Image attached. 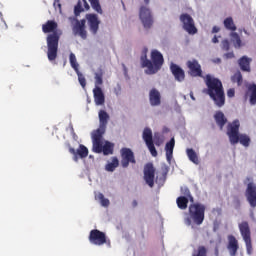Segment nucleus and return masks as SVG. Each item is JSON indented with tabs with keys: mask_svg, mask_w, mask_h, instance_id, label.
<instances>
[{
	"mask_svg": "<svg viewBox=\"0 0 256 256\" xmlns=\"http://www.w3.org/2000/svg\"><path fill=\"white\" fill-rule=\"evenodd\" d=\"M95 197L100 201L102 207H109V199L105 198L103 193H98Z\"/></svg>",
	"mask_w": 256,
	"mask_h": 256,
	"instance_id": "58836bf2",
	"label": "nucleus"
},
{
	"mask_svg": "<svg viewBox=\"0 0 256 256\" xmlns=\"http://www.w3.org/2000/svg\"><path fill=\"white\" fill-rule=\"evenodd\" d=\"M224 27L228 31H237V26L235 25V22L233 21V17H227L224 19Z\"/></svg>",
	"mask_w": 256,
	"mask_h": 256,
	"instance_id": "cd10ccee",
	"label": "nucleus"
},
{
	"mask_svg": "<svg viewBox=\"0 0 256 256\" xmlns=\"http://www.w3.org/2000/svg\"><path fill=\"white\" fill-rule=\"evenodd\" d=\"M95 105H105V94L101 87H95L93 89Z\"/></svg>",
	"mask_w": 256,
	"mask_h": 256,
	"instance_id": "b1692460",
	"label": "nucleus"
},
{
	"mask_svg": "<svg viewBox=\"0 0 256 256\" xmlns=\"http://www.w3.org/2000/svg\"><path fill=\"white\" fill-rule=\"evenodd\" d=\"M70 21H75L72 31L74 35H78L81 37V39H87V30H86V23L87 20L82 19V20H77V18H70Z\"/></svg>",
	"mask_w": 256,
	"mask_h": 256,
	"instance_id": "9d476101",
	"label": "nucleus"
},
{
	"mask_svg": "<svg viewBox=\"0 0 256 256\" xmlns=\"http://www.w3.org/2000/svg\"><path fill=\"white\" fill-rule=\"evenodd\" d=\"M57 27H59V25L54 20H48L42 25L43 33H51L46 38L48 49L47 57L49 61H55L59 51V39H61V33L57 31Z\"/></svg>",
	"mask_w": 256,
	"mask_h": 256,
	"instance_id": "f257e3e1",
	"label": "nucleus"
},
{
	"mask_svg": "<svg viewBox=\"0 0 256 256\" xmlns=\"http://www.w3.org/2000/svg\"><path fill=\"white\" fill-rule=\"evenodd\" d=\"M88 239L92 245H98L99 247L107 243V235L105 234V232L97 229H93L90 231Z\"/></svg>",
	"mask_w": 256,
	"mask_h": 256,
	"instance_id": "6e6552de",
	"label": "nucleus"
},
{
	"mask_svg": "<svg viewBox=\"0 0 256 256\" xmlns=\"http://www.w3.org/2000/svg\"><path fill=\"white\" fill-rule=\"evenodd\" d=\"M227 97L229 98L235 97V88H230L227 90Z\"/></svg>",
	"mask_w": 256,
	"mask_h": 256,
	"instance_id": "a18cd8bd",
	"label": "nucleus"
},
{
	"mask_svg": "<svg viewBox=\"0 0 256 256\" xmlns=\"http://www.w3.org/2000/svg\"><path fill=\"white\" fill-rule=\"evenodd\" d=\"M164 61L163 54L158 50H153L151 52V60L147 59V52L141 56L142 67H147V75H155V73L163 67Z\"/></svg>",
	"mask_w": 256,
	"mask_h": 256,
	"instance_id": "7ed1b4c3",
	"label": "nucleus"
},
{
	"mask_svg": "<svg viewBox=\"0 0 256 256\" xmlns=\"http://www.w3.org/2000/svg\"><path fill=\"white\" fill-rule=\"evenodd\" d=\"M86 19L88 21V27L92 35H97L99 31V25H101V21L97 14H86Z\"/></svg>",
	"mask_w": 256,
	"mask_h": 256,
	"instance_id": "dca6fc26",
	"label": "nucleus"
},
{
	"mask_svg": "<svg viewBox=\"0 0 256 256\" xmlns=\"http://www.w3.org/2000/svg\"><path fill=\"white\" fill-rule=\"evenodd\" d=\"M59 9H61V4H58Z\"/></svg>",
	"mask_w": 256,
	"mask_h": 256,
	"instance_id": "4d7b16f0",
	"label": "nucleus"
},
{
	"mask_svg": "<svg viewBox=\"0 0 256 256\" xmlns=\"http://www.w3.org/2000/svg\"><path fill=\"white\" fill-rule=\"evenodd\" d=\"M221 49H222V51H229V49H230L229 40H227V39L222 40Z\"/></svg>",
	"mask_w": 256,
	"mask_h": 256,
	"instance_id": "37998d69",
	"label": "nucleus"
},
{
	"mask_svg": "<svg viewBox=\"0 0 256 256\" xmlns=\"http://www.w3.org/2000/svg\"><path fill=\"white\" fill-rule=\"evenodd\" d=\"M116 167H119V159L117 157H112V161L106 165L105 169L106 171L113 172Z\"/></svg>",
	"mask_w": 256,
	"mask_h": 256,
	"instance_id": "2f4dec72",
	"label": "nucleus"
},
{
	"mask_svg": "<svg viewBox=\"0 0 256 256\" xmlns=\"http://www.w3.org/2000/svg\"><path fill=\"white\" fill-rule=\"evenodd\" d=\"M249 91H251V93H252L250 96V101H253V97H255V95H256V85L255 84L250 85Z\"/></svg>",
	"mask_w": 256,
	"mask_h": 256,
	"instance_id": "c03bdc74",
	"label": "nucleus"
},
{
	"mask_svg": "<svg viewBox=\"0 0 256 256\" xmlns=\"http://www.w3.org/2000/svg\"><path fill=\"white\" fill-rule=\"evenodd\" d=\"M191 99L195 100V97H193V95H191Z\"/></svg>",
	"mask_w": 256,
	"mask_h": 256,
	"instance_id": "6e6d98bb",
	"label": "nucleus"
},
{
	"mask_svg": "<svg viewBox=\"0 0 256 256\" xmlns=\"http://www.w3.org/2000/svg\"><path fill=\"white\" fill-rule=\"evenodd\" d=\"M173 149H175V138H171L165 145L166 159L169 163H171L173 159Z\"/></svg>",
	"mask_w": 256,
	"mask_h": 256,
	"instance_id": "a878e982",
	"label": "nucleus"
},
{
	"mask_svg": "<svg viewBox=\"0 0 256 256\" xmlns=\"http://www.w3.org/2000/svg\"><path fill=\"white\" fill-rule=\"evenodd\" d=\"M98 117H99V128L96 131H100L102 133H105V131L107 130V123H109V113H107V111L105 110H100L98 113Z\"/></svg>",
	"mask_w": 256,
	"mask_h": 256,
	"instance_id": "6ab92c4d",
	"label": "nucleus"
},
{
	"mask_svg": "<svg viewBox=\"0 0 256 256\" xmlns=\"http://www.w3.org/2000/svg\"><path fill=\"white\" fill-rule=\"evenodd\" d=\"M189 71V75L191 77H203V70L201 69V64H199V61L193 59L189 60L186 63Z\"/></svg>",
	"mask_w": 256,
	"mask_h": 256,
	"instance_id": "4468645a",
	"label": "nucleus"
},
{
	"mask_svg": "<svg viewBox=\"0 0 256 256\" xmlns=\"http://www.w3.org/2000/svg\"><path fill=\"white\" fill-rule=\"evenodd\" d=\"M205 205L201 203H194L189 206V217L184 219L185 225L191 227V225H203L205 221Z\"/></svg>",
	"mask_w": 256,
	"mask_h": 256,
	"instance_id": "39448f33",
	"label": "nucleus"
},
{
	"mask_svg": "<svg viewBox=\"0 0 256 256\" xmlns=\"http://www.w3.org/2000/svg\"><path fill=\"white\" fill-rule=\"evenodd\" d=\"M220 31H221V28H220L219 26H214V27L212 28L211 33H212V34H215V33H219Z\"/></svg>",
	"mask_w": 256,
	"mask_h": 256,
	"instance_id": "49530a36",
	"label": "nucleus"
},
{
	"mask_svg": "<svg viewBox=\"0 0 256 256\" xmlns=\"http://www.w3.org/2000/svg\"><path fill=\"white\" fill-rule=\"evenodd\" d=\"M246 201L249 203L252 209L256 207V184L255 182H249L245 191Z\"/></svg>",
	"mask_w": 256,
	"mask_h": 256,
	"instance_id": "ddd939ff",
	"label": "nucleus"
},
{
	"mask_svg": "<svg viewBox=\"0 0 256 256\" xmlns=\"http://www.w3.org/2000/svg\"><path fill=\"white\" fill-rule=\"evenodd\" d=\"M186 155H187L189 161L194 163V165H199V156H197V152H195V150H193V148H187Z\"/></svg>",
	"mask_w": 256,
	"mask_h": 256,
	"instance_id": "bb28decb",
	"label": "nucleus"
},
{
	"mask_svg": "<svg viewBox=\"0 0 256 256\" xmlns=\"http://www.w3.org/2000/svg\"><path fill=\"white\" fill-rule=\"evenodd\" d=\"M180 22L186 33L189 35H195L197 33V27H195V20L188 13H183L180 15Z\"/></svg>",
	"mask_w": 256,
	"mask_h": 256,
	"instance_id": "0eeeda50",
	"label": "nucleus"
},
{
	"mask_svg": "<svg viewBox=\"0 0 256 256\" xmlns=\"http://www.w3.org/2000/svg\"><path fill=\"white\" fill-rule=\"evenodd\" d=\"M103 135L105 132L95 131L92 135L94 153H103Z\"/></svg>",
	"mask_w": 256,
	"mask_h": 256,
	"instance_id": "2eb2a0df",
	"label": "nucleus"
},
{
	"mask_svg": "<svg viewBox=\"0 0 256 256\" xmlns=\"http://www.w3.org/2000/svg\"><path fill=\"white\" fill-rule=\"evenodd\" d=\"M122 5H123V7H124V9H125V3L122 2Z\"/></svg>",
	"mask_w": 256,
	"mask_h": 256,
	"instance_id": "13d9d810",
	"label": "nucleus"
},
{
	"mask_svg": "<svg viewBox=\"0 0 256 256\" xmlns=\"http://www.w3.org/2000/svg\"><path fill=\"white\" fill-rule=\"evenodd\" d=\"M121 166L123 169H127L129 165H136L137 159H135V153L131 148L123 147L120 149Z\"/></svg>",
	"mask_w": 256,
	"mask_h": 256,
	"instance_id": "423d86ee",
	"label": "nucleus"
},
{
	"mask_svg": "<svg viewBox=\"0 0 256 256\" xmlns=\"http://www.w3.org/2000/svg\"><path fill=\"white\" fill-rule=\"evenodd\" d=\"M251 61H253V59H251L247 56H242L238 60V65H239L241 71H244L246 73H251Z\"/></svg>",
	"mask_w": 256,
	"mask_h": 256,
	"instance_id": "5701e85b",
	"label": "nucleus"
},
{
	"mask_svg": "<svg viewBox=\"0 0 256 256\" xmlns=\"http://www.w3.org/2000/svg\"><path fill=\"white\" fill-rule=\"evenodd\" d=\"M83 11H85V8H83V2H81V0H79L76 4V6L74 7V15L76 17H79L81 15V13H83Z\"/></svg>",
	"mask_w": 256,
	"mask_h": 256,
	"instance_id": "e433bc0d",
	"label": "nucleus"
},
{
	"mask_svg": "<svg viewBox=\"0 0 256 256\" xmlns=\"http://www.w3.org/2000/svg\"><path fill=\"white\" fill-rule=\"evenodd\" d=\"M82 3H83V5H84V9H85L86 11H89L90 6H89V3H87V0H82Z\"/></svg>",
	"mask_w": 256,
	"mask_h": 256,
	"instance_id": "de8ad7c7",
	"label": "nucleus"
},
{
	"mask_svg": "<svg viewBox=\"0 0 256 256\" xmlns=\"http://www.w3.org/2000/svg\"><path fill=\"white\" fill-rule=\"evenodd\" d=\"M94 79H95V87H101V85H103V70L96 72L94 74Z\"/></svg>",
	"mask_w": 256,
	"mask_h": 256,
	"instance_id": "c9c22d12",
	"label": "nucleus"
},
{
	"mask_svg": "<svg viewBox=\"0 0 256 256\" xmlns=\"http://www.w3.org/2000/svg\"><path fill=\"white\" fill-rule=\"evenodd\" d=\"M115 145L109 141H106L105 144L102 146V153L103 155H113V149Z\"/></svg>",
	"mask_w": 256,
	"mask_h": 256,
	"instance_id": "c756f323",
	"label": "nucleus"
},
{
	"mask_svg": "<svg viewBox=\"0 0 256 256\" xmlns=\"http://www.w3.org/2000/svg\"><path fill=\"white\" fill-rule=\"evenodd\" d=\"M144 181L149 187H155V166L151 162L144 166Z\"/></svg>",
	"mask_w": 256,
	"mask_h": 256,
	"instance_id": "f8f14e48",
	"label": "nucleus"
},
{
	"mask_svg": "<svg viewBox=\"0 0 256 256\" xmlns=\"http://www.w3.org/2000/svg\"><path fill=\"white\" fill-rule=\"evenodd\" d=\"M76 75L78 76V81H79L82 89H85V87H87V79H85V76L79 70L76 71Z\"/></svg>",
	"mask_w": 256,
	"mask_h": 256,
	"instance_id": "4c0bfd02",
	"label": "nucleus"
},
{
	"mask_svg": "<svg viewBox=\"0 0 256 256\" xmlns=\"http://www.w3.org/2000/svg\"><path fill=\"white\" fill-rule=\"evenodd\" d=\"M142 138L145 141L146 147L149 149L152 157H157V149L155 148V143L153 142V131L151 128H145L143 130Z\"/></svg>",
	"mask_w": 256,
	"mask_h": 256,
	"instance_id": "9b49d317",
	"label": "nucleus"
},
{
	"mask_svg": "<svg viewBox=\"0 0 256 256\" xmlns=\"http://www.w3.org/2000/svg\"><path fill=\"white\" fill-rule=\"evenodd\" d=\"M170 70L172 72V75H174L176 81H185V71L182 70L181 67L177 64H171Z\"/></svg>",
	"mask_w": 256,
	"mask_h": 256,
	"instance_id": "4be33fe9",
	"label": "nucleus"
},
{
	"mask_svg": "<svg viewBox=\"0 0 256 256\" xmlns=\"http://www.w3.org/2000/svg\"><path fill=\"white\" fill-rule=\"evenodd\" d=\"M137 205H138L137 200H133V201H132V207H137Z\"/></svg>",
	"mask_w": 256,
	"mask_h": 256,
	"instance_id": "3c124183",
	"label": "nucleus"
},
{
	"mask_svg": "<svg viewBox=\"0 0 256 256\" xmlns=\"http://www.w3.org/2000/svg\"><path fill=\"white\" fill-rule=\"evenodd\" d=\"M192 256H207V247L199 246L197 251L194 252Z\"/></svg>",
	"mask_w": 256,
	"mask_h": 256,
	"instance_id": "ea45409f",
	"label": "nucleus"
},
{
	"mask_svg": "<svg viewBox=\"0 0 256 256\" xmlns=\"http://www.w3.org/2000/svg\"><path fill=\"white\" fill-rule=\"evenodd\" d=\"M206 84V93L211 99H213L217 107H223L225 105V90L223 89V82L219 78H215L210 74L204 77Z\"/></svg>",
	"mask_w": 256,
	"mask_h": 256,
	"instance_id": "f03ea898",
	"label": "nucleus"
},
{
	"mask_svg": "<svg viewBox=\"0 0 256 256\" xmlns=\"http://www.w3.org/2000/svg\"><path fill=\"white\" fill-rule=\"evenodd\" d=\"M149 101H150V105L152 107H157V106L161 105V93L159 92V90H157L155 88L150 90Z\"/></svg>",
	"mask_w": 256,
	"mask_h": 256,
	"instance_id": "412c9836",
	"label": "nucleus"
},
{
	"mask_svg": "<svg viewBox=\"0 0 256 256\" xmlns=\"http://www.w3.org/2000/svg\"><path fill=\"white\" fill-rule=\"evenodd\" d=\"M155 145H157V147H159L160 144H159V142H155Z\"/></svg>",
	"mask_w": 256,
	"mask_h": 256,
	"instance_id": "5fc2aeb1",
	"label": "nucleus"
},
{
	"mask_svg": "<svg viewBox=\"0 0 256 256\" xmlns=\"http://www.w3.org/2000/svg\"><path fill=\"white\" fill-rule=\"evenodd\" d=\"M181 194L184 195V197H186L187 199H191V201H193V196H191V191L189 190L188 187L183 186L180 189Z\"/></svg>",
	"mask_w": 256,
	"mask_h": 256,
	"instance_id": "a19ab883",
	"label": "nucleus"
},
{
	"mask_svg": "<svg viewBox=\"0 0 256 256\" xmlns=\"http://www.w3.org/2000/svg\"><path fill=\"white\" fill-rule=\"evenodd\" d=\"M212 43H219V37H217V35H215V36L212 38Z\"/></svg>",
	"mask_w": 256,
	"mask_h": 256,
	"instance_id": "8fccbe9b",
	"label": "nucleus"
},
{
	"mask_svg": "<svg viewBox=\"0 0 256 256\" xmlns=\"http://www.w3.org/2000/svg\"><path fill=\"white\" fill-rule=\"evenodd\" d=\"M214 119L218 127L223 130V127L227 125V117H225V114L222 111H217L214 114Z\"/></svg>",
	"mask_w": 256,
	"mask_h": 256,
	"instance_id": "393cba45",
	"label": "nucleus"
},
{
	"mask_svg": "<svg viewBox=\"0 0 256 256\" xmlns=\"http://www.w3.org/2000/svg\"><path fill=\"white\" fill-rule=\"evenodd\" d=\"M89 3L91 5L92 9H94V11H96V13L103 15V9L101 8V4L99 3V0H89Z\"/></svg>",
	"mask_w": 256,
	"mask_h": 256,
	"instance_id": "72a5a7b5",
	"label": "nucleus"
},
{
	"mask_svg": "<svg viewBox=\"0 0 256 256\" xmlns=\"http://www.w3.org/2000/svg\"><path fill=\"white\" fill-rule=\"evenodd\" d=\"M252 103V105H255L256 104V94L255 96L253 97V101H250Z\"/></svg>",
	"mask_w": 256,
	"mask_h": 256,
	"instance_id": "603ef678",
	"label": "nucleus"
},
{
	"mask_svg": "<svg viewBox=\"0 0 256 256\" xmlns=\"http://www.w3.org/2000/svg\"><path fill=\"white\" fill-rule=\"evenodd\" d=\"M69 61L72 69H74L75 72L79 71V63L77 62V57L73 53H70Z\"/></svg>",
	"mask_w": 256,
	"mask_h": 256,
	"instance_id": "f704fd0d",
	"label": "nucleus"
},
{
	"mask_svg": "<svg viewBox=\"0 0 256 256\" xmlns=\"http://www.w3.org/2000/svg\"><path fill=\"white\" fill-rule=\"evenodd\" d=\"M177 206L182 210L185 211L187 209V205H189V198L185 196H180L176 199Z\"/></svg>",
	"mask_w": 256,
	"mask_h": 256,
	"instance_id": "c85d7f7f",
	"label": "nucleus"
},
{
	"mask_svg": "<svg viewBox=\"0 0 256 256\" xmlns=\"http://www.w3.org/2000/svg\"><path fill=\"white\" fill-rule=\"evenodd\" d=\"M232 83H237L238 87H241L243 85V74H241V71H237L236 73L231 76Z\"/></svg>",
	"mask_w": 256,
	"mask_h": 256,
	"instance_id": "7c9ffc66",
	"label": "nucleus"
},
{
	"mask_svg": "<svg viewBox=\"0 0 256 256\" xmlns=\"http://www.w3.org/2000/svg\"><path fill=\"white\" fill-rule=\"evenodd\" d=\"M150 1H151V0H144V3H145L146 5H149Z\"/></svg>",
	"mask_w": 256,
	"mask_h": 256,
	"instance_id": "864d4df0",
	"label": "nucleus"
},
{
	"mask_svg": "<svg viewBox=\"0 0 256 256\" xmlns=\"http://www.w3.org/2000/svg\"><path fill=\"white\" fill-rule=\"evenodd\" d=\"M230 37L234 43V47L239 49L242 46L241 37H239V34L237 32H232Z\"/></svg>",
	"mask_w": 256,
	"mask_h": 256,
	"instance_id": "473e14b6",
	"label": "nucleus"
},
{
	"mask_svg": "<svg viewBox=\"0 0 256 256\" xmlns=\"http://www.w3.org/2000/svg\"><path fill=\"white\" fill-rule=\"evenodd\" d=\"M239 127H241L239 120H234L228 125L227 135L229 137V141L231 145H237V143H240L243 147H249L251 138H249L247 134H239Z\"/></svg>",
	"mask_w": 256,
	"mask_h": 256,
	"instance_id": "20e7f679",
	"label": "nucleus"
},
{
	"mask_svg": "<svg viewBox=\"0 0 256 256\" xmlns=\"http://www.w3.org/2000/svg\"><path fill=\"white\" fill-rule=\"evenodd\" d=\"M244 243L246 245V252L248 255H253V244L250 240H244Z\"/></svg>",
	"mask_w": 256,
	"mask_h": 256,
	"instance_id": "79ce46f5",
	"label": "nucleus"
},
{
	"mask_svg": "<svg viewBox=\"0 0 256 256\" xmlns=\"http://www.w3.org/2000/svg\"><path fill=\"white\" fill-rule=\"evenodd\" d=\"M238 228L243 241L251 240V227L249 226V222L242 221L238 224Z\"/></svg>",
	"mask_w": 256,
	"mask_h": 256,
	"instance_id": "aec40b11",
	"label": "nucleus"
},
{
	"mask_svg": "<svg viewBox=\"0 0 256 256\" xmlns=\"http://www.w3.org/2000/svg\"><path fill=\"white\" fill-rule=\"evenodd\" d=\"M228 243H227V250L230 256H237V251H239V240L230 234L227 236Z\"/></svg>",
	"mask_w": 256,
	"mask_h": 256,
	"instance_id": "f3484780",
	"label": "nucleus"
},
{
	"mask_svg": "<svg viewBox=\"0 0 256 256\" xmlns=\"http://www.w3.org/2000/svg\"><path fill=\"white\" fill-rule=\"evenodd\" d=\"M69 153L74 155V161H79L80 159H85V157H88L89 155V149L85 147V145L80 144L79 148L75 150L74 148L70 147L69 148Z\"/></svg>",
	"mask_w": 256,
	"mask_h": 256,
	"instance_id": "a211bd4d",
	"label": "nucleus"
},
{
	"mask_svg": "<svg viewBox=\"0 0 256 256\" xmlns=\"http://www.w3.org/2000/svg\"><path fill=\"white\" fill-rule=\"evenodd\" d=\"M139 17L144 29H151V27H153V14L151 13V9L142 6L139 11Z\"/></svg>",
	"mask_w": 256,
	"mask_h": 256,
	"instance_id": "1a4fd4ad",
	"label": "nucleus"
},
{
	"mask_svg": "<svg viewBox=\"0 0 256 256\" xmlns=\"http://www.w3.org/2000/svg\"><path fill=\"white\" fill-rule=\"evenodd\" d=\"M225 57H226L227 59H233V57H235V54H234L233 52H229V53H226V54H225Z\"/></svg>",
	"mask_w": 256,
	"mask_h": 256,
	"instance_id": "09e8293b",
	"label": "nucleus"
}]
</instances>
